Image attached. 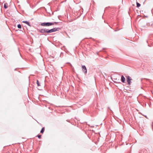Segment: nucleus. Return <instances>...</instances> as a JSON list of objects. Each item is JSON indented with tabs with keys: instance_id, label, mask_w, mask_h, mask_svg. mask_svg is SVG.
I'll use <instances>...</instances> for the list:
<instances>
[{
	"instance_id": "obj_1",
	"label": "nucleus",
	"mask_w": 153,
	"mask_h": 153,
	"mask_svg": "<svg viewBox=\"0 0 153 153\" xmlns=\"http://www.w3.org/2000/svg\"><path fill=\"white\" fill-rule=\"evenodd\" d=\"M58 23V22H43L42 23L41 25L42 26H49L52 25H53L54 24L56 25Z\"/></svg>"
},
{
	"instance_id": "obj_2",
	"label": "nucleus",
	"mask_w": 153,
	"mask_h": 153,
	"mask_svg": "<svg viewBox=\"0 0 153 153\" xmlns=\"http://www.w3.org/2000/svg\"><path fill=\"white\" fill-rule=\"evenodd\" d=\"M126 78L128 85H130L131 82V81L132 79L131 78V77L129 76H126Z\"/></svg>"
},
{
	"instance_id": "obj_3",
	"label": "nucleus",
	"mask_w": 153,
	"mask_h": 153,
	"mask_svg": "<svg viewBox=\"0 0 153 153\" xmlns=\"http://www.w3.org/2000/svg\"><path fill=\"white\" fill-rule=\"evenodd\" d=\"M82 70L84 73L86 74L87 73V70L85 66L84 65L82 66Z\"/></svg>"
},
{
	"instance_id": "obj_4",
	"label": "nucleus",
	"mask_w": 153,
	"mask_h": 153,
	"mask_svg": "<svg viewBox=\"0 0 153 153\" xmlns=\"http://www.w3.org/2000/svg\"><path fill=\"white\" fill-rule=\"evenodd\" d=\"M47 29L45 28L40 29L39 30V32L42 33H46Z\"/></svg>"
},
{
	"instance_id": "obj_5",
	"label": "nucleus",
	"mask_w": 153,
	"mask_h": 153,
	"mask_svg": "<svg viewBox=\"0 0 153 153\" xmlns=\"http://www.w3.org/2000/svg\"><path fill=\"white\" fill-rule=\"evenodd\" d=\"M121 80L123 83H125V78L123 75H122L121 77Z\"/></svg>"
},
{
	"instance_id": "obj_6",
	"label": "nucleus",
	"mask_w": 153,
	"mask_h": 153,
	"mask_svg": "<svg viewBox=\"0 0 153 153\" xmlns=\"http://www.w3.org/2000/svg\"><path fill=\"white\" fill-rule=\"evenodd\" d=\"M52 29H53V32H55L57 31H59V30H60V28L59 27H55Z\"/></svg>"
},
{
	"instance_id": "obj_7",
	"label": "nucleus",
	"mask_w": 153,
	"mask_h": 153,
	"mask_svg": "<svg viewBox=\"0 0 153 153\" xmlns=\"http://www.w3.org/2000/svg\"><path fill=\"white\" fill-rule=\"evenodd\" d=\"M22 22L25 23L27 24V25H28L29 26H30V24L29 22L27 21H23Z\"/></svg>"
},
{
	"instance_id": "obj_8",
	"label": "nucleus",
	"mask_w": 153,
	"mask_h": 153,
	"mask_svg": "<svg viewBox=\"0 0 153 153\" xmlns=\"http://www.w3.org/2000/svg\"><path fill=\"white\" fill-rule=\"evenodd\" d=\"M44 130H45V128L43 127L41 129V131H40V132L42 133H43L44 132Z\"/></svg>"
},
{
	"instance_id": "obj_9",
	"label": "nucleus",
	"mask_w": 153,
	"mask_h": 153,
	"mask_svg": "<svg viewBox=\"0 0 153 153\" xmlns=\"http://www.w3.org/2000/svg\"><path fill=\"white\" fill-rule=\"evenodd\" d=\"M136 4H137V7H140V6L141 5L140 4L137 2H136Z\"/></svg>"
},
{
	"instance_id": "obj_10",
	"label": "nucleus",
	"mask_w": 153,
	"mask_h": 153,
	"mask_svg": "<svg viewBox=\"0 0 153 153\" xmlns=\"http://www.w3.org/2000/svg\"><path fill=\"white\" fill-rule=\"evenodd\" d=\"M7 3H6L5 4H4V8L5 9H6L7 8Z\"/></svg>"
},
{
	"instance_id": "obj_11",
	"label": "nucleus",
	"mask_w": 153,
	"mask_h": 153,
	"mask_svg": "<svg viewBox=\"0 0 153 153\" xmlns=\"http://www.w3.org/2000/svg\"><path fill=\"white\" fill-rule=\"evenodd\" d=\"M36 84L37 85V86H40V83H39V81L38 80H36Z\"/></svg>"
},
{
	"instance_id": "obj_12",
	"label": "nucleus",
	"mask_w": 153,
	"mask_h": 153,
	"mask_svg": "<svg viewBox=\"0 0 153 153\" xmlns=\"http://www.w3.org/2000/svg\"><path fill=\"white\" fill-rule=\"evenodd\" d=\"M17 27L19 28V29H20L22 27H21V25L19 24H18V25H17Z\"/></svg>"
},
{
	"instance_id": "obj_13",
	"label": "nucleus",
	"mask_w": 153,
	"mask_h": 153,
	"mask_svg": "<svg viewBox=\"0 0 153 153\" xmlns=\"http://www.w3.org/2000/svg\"><path fill=\"white\" fill-rule=\"evenodd\" d=\"M46 33H47L48 34L50 33L49 30L47 29Z\"/></svg>"
},
{
	"instance_id": "obj_14",
	"label": "nucleus",
	"mask_w": 153,
	"mask_h": 153,
	"mask_svg": "<svg viewBox=\"0 0 153 153\" xmlns=\"http://www.w3.org/2000/svg\"><path fill=\"white\" fill-rule=\"evenodd\" d=\"M37 137L39 138H40L41 137V135H37Z\"/></svg>"
},
{
	"instance_id": "obj_15",
	"label": "nucleus",
	"mask_w": 153,
	"mask_h": 153,
	"mask_svg": "<svg viewBox=\"0 0 153 153\" xmlns=\"http://www.w3.org/2000/svg\"><path fill=\"white\" fill-rule=\"evenodd\" d=\"M53 29H51L50 30H50V33H52V32H53Z\"/></svg>"
}]
</instances>
